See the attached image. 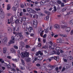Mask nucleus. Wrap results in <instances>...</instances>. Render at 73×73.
Listing matches in <instances>:
<instances>
[{
    "mask_svg": "<svg viewBox=\"0 0 73 73\" xmlns=\"http://www.w3.org/2000/svg\"><path fill=\"white\" fill-rule=\"evenodd\" d=\"M12 9L13 11H16L17 9H16V8L15 7H13L12 8Z\"/></svg>",
    "mask_w": 73,
    "mask_h": 73,
    "instance_id": "nucleus-32",
    "label": "nucleus"
},
{
    "mask_svg": "<svg viewBox=\"0 0 73 73\" xmlns=\"http://www.w3.org/2000/svg\"><path fill=\"white\" fill-rule=\"evenodd\" d=\"M60 36L63 37H67V35H66L60 34Z\"/></svg>",
    "mask_w": 73,
    "mask_h": 73,
    "instance_id": "nucleus-27",
    "label": "nucleus"
},
{
    "mask_svg": "<svg viewBox=\"0 0 73 73\" xmlns=\"http://www.w3.org/2000/svg\"><path fill=\"white\" fill-rule=\"evenodd\" d=\"M24 5H23V4H22L21 5V8H24Z\"/></svg>",
    "mask_w": 73,
    "mask_h": 73,
    "instance_id": "nucleus-60",
    "label": "nucleus"
},
{
    "mask_svg": "<svg viewBox=\"0 0 73 73\" xmlns=\"http://www.w3.org/2000/svg\"><path fill=\"white\" fill-rule=\"evenodd\" d=\"M73 13V11H70L69 12L67 13V14L66 15V16H68V17H67V18H68V17H69L68 15H69L70 14H72V13Z\"/></svg>",
    "mask_w": 73,
    "mask_h": 73,
    "instance_id": "nucleus-7",
    "label": "nucleus"
},
{
    "mask_svg": "<svg viewBox=\"0 0 73 73\" xmlns=\"http://www.w3.org/2000/svg\"><path fill=\"white\" fill-rule=\"evenodd\" d=\"M31 13L35 14L36 13V12L34 10H33L32 9V10H31Z\"/></svg>",
    "mask_w": 73,
    "mask_h": 73,
    "instance_id": "nucleus-34",
    "label": "nucleus"
},
{
    "mask_svg": "<svg viewBox=\"0 0 73 73\" xmlns=\"http://www.w3.org/2000/svg\"><path fill=\"white\" fill-rule=\"evenodd\" d=\"M38 52H39L40 54V55H41V56H42V54H43L40 51H39Z\"/></svg>",
    "mask_w": 73,
    "mask_h": 73,
    "instance_id": "nucleus-54",
    "label": "nucleus"
},
{
    "mask_svg": "<svg viewBox=\"0 0 73 73\" xmlns=\"http://www.w3.org/2000/svg\"><path fill=\"white\" fill-rule=\"evenodd\" d=\"M35 50H36V48H35L34 47V48H33L31 49V51L33 52V51H35Z\"/></svg>",
    "mask_w": 73,
    "mask_h": 73,
    "instance_id": "nucleus-52",
    "label": "nucleus"
},
{
    "mask_svg": "<svg viewBox=\"0 0 73 73\" xmlns=\"http://www.w3.org/2000/svg\"><path fill=\"white\" fill-rule=\"evenodd\" d=\"M28 29L29 32H31L32 31H33V28L32 27H30Z\"/></svg>",
    "mask_w": 73,
    "mask_h": 73,
    "instance_id": "nucleus-9",
    "label": "nucleus"
},
{
    "mask_svg": "<svg viewBox=\"0 0 73 73\" xmlns=\"http://www.w3.org/2000/svg\"><path fill=\"white\" fill-rule=\"evenodd\" d=\"M54 9L52 10V12H54L57 11V9H56V6H54Z\"/></svg>",
    "mask_w": 73,
    "mask_h": 73,
    "instance_id": "nucleus-23",
    "label": "nucleus"
},
{
    "mask_svg": "<svg viewBox=\"0 0 73 73\" xmlns=\"http://www.w3.org/2000/svg\"><path fill=\"white\" fill-rule=\"evenodd\" d=\"M29 52H22L21 54V56L22 57H28L29 56Z\"/></svg>",
    "mask_w": 73,
    "mask_h": 73,
    "instance_id": "nucleus-1",
    "label": "nucleus"
},
{
    "mask_svg": "<svg viewBox=\"0 0 73 73\" xmlns=\"http://www.w3.org/2000/svg\"><path fill=\"white\" fill-rule=\"evenodd\" d=\"M27 10L29 12V13H31V12H32V9L29 8H28L27 9Z\"/></svg>",
    "mask_w": 73,
    "mask_h": 73,
    "instance_id": "nucleus-14",
    "label": "nucleus"
},
{
    "mask_svg": "<svg viewBox=\"0 0 73 73\" xmlns=\"http://www.w3.org/2000/svg\"><path fill=\"white\" fill-rule=\"evenodd\" d=\"M44 12L45 13H46V14L48 15H50V13L49 11L45 10L44 11Z\"/></svg>",
    "mask_w": 73,
    "mask_h": 73,
    "instance_id": "nucleus-16",
    "label": "nucleus"
},
{
    "mask_svg": "<svg viewBox=\"0 0 73 73\" xmlns=\"http://www.w3.org/2000/svg\"><path fill=\"white\" fill-rule=\"evenodd\" d=\"M56 49L57 51H59L60 50V47H56Z\"/></svg>",
    "mask_w": 73,
    "mask_h": 73,
    "instance_id": "nucleus-41",
    "label": "nucleus"
},
{
    "mask_svg": "<svg viewBox=\"0 0 73 73\" xmlns=\"http://www.w3.org/2000/svg\"><path fill=\"white\" fill-rule=\"evenodd\" d=\"M12 65H13V66L14 68H16V64H13Z\"/></svg>",
    "mask_w": 73,
    "mask_h": 73,
    "instance_id": "nucleus-63",
    "label": "nucleus"
},
{
    "mask_svg": "<svg viewBox=\"0 0 73 73\" xmlns=\"http://www.w3.org/2000/svg\"><path fill=\"white\" fill-rule=\"evenodd\" d=\"M23 21H25L26 20V17H23Z\"/></svg>",
    "mask_w": 73,
    "mask_h": 73,
    "instance_id": "nucleus-51",
    "label": "nucleus"
},
{
    "mask_svg": "<svg viewBox=\"0 0 73 73\" xmlns=\"http://www.w3.org/2000/svg\"><path fill=\"white\" fill-rule=\"evenodd\" d=\"M36 65L37 66H41V65L38 63L36 64Z\"/></svg>",
    "mask_w": 73,
    "mask_h": 73,
    "instance_id": "nucleus-61",
    "label": "nucleus"
},
{
    "mask_svg": "<svg viewBox=\"0 0 73 73\" xmlns=\"http://www.w3.org/2000/svg\"><path fill=\"white\" fill-rule=\"evenodd\" d=\"M8 40V38L7 37H5L3 40V42L4 43H7Z\"/></svg>",
    "mask_w": 73,
    "mask_h": 73,
    "instance_id": "nucleus-6",
    "label": "nucleus"
},
{
    "mask_svg": "<svg viewBox=\"0 0 73 73\" xmlns=\"http://www.w3.org/2000/svg\"><path fill=\"white\" fill-rule=\"evenodd\" d=\"M12 60L14 62H17V61H18V60L17 59H12Z\"/></svg>",
    "mask_w": 73,
    "mask_h": 73,
    "instance_id": "nucleus-39",
    "label": "nucleus"
},
{
    "mask_svg": "<svg viewBox=\"0 0 73 73\" xmlns=\"http://www.w3.org/2000/svg\"><path fill=\"white\" fill-rule=\"evenodd\" d=\"M38 60H42V57L41 56H38V58H37Z\"/></svg>",
    "mask_w": 73,
    "mask_h": 73,
    "instance_id": "nucleus-26",
    "label": "nucleus"
},
{
    "mask_svg": "<svg viewBox=\"0 0 73 73\" xmlns=\"http://www.w3.org/2000/svg\"><path fill=\"white\" fill-rule=\"evenodd\" d=\"M3 12V10H2V9H0V13H1V14H2Z\"/></svg>",
    "mask_w": 73,
    "mask_h": 73,
    "instance_id": "nucleus-44",
    "label": "nucleus"
},
{
    "mask_svg": "<svg viewBox=\"0 0 73 73\" xmlns=\"http://www.w3.org/2000/svg\"><path fill=\"white\" fill-rule=\"evenodd\" d=\"M52 34H51V36H52V37H53V36H54V33H53V32H52Z\"/></svg>",
    "mask_w": 73,
    "mask_h": 73,
    "instance_id": "nucleus-59",
    "label": "nucleus"
},
{
    "mask_svg": "<svg viewBox=\"0 0 73 73\" xmlns=\"http://www.w3.org/2000/svg\"><path fill=\"white\" fill-rule=\"evenodd\" d=\"M66 9V8H64L62 10V12H64V11H65Z\"/></svg>",
    "mask_w": 73,
    "mask_h": 73,
    "instance_id": "nucleus-45",
    "label": "nucleus"
},
{
    "mask_svg": "<svg viewBox=\"0 0 73 73\" xmlns=\"http://www.w3.org/2000/svg\"><path fill=\"white\" fill-rule=\"evenodd\" d=\"M19 20L20 23H23V18L22 17H20L19 19Z\"/></svg>",
    "mask_w": 73,
    "mask_h": 73,
    "instance_id": "nucleus-15",
    "label": "nucleus"
},
{
    "mask_svg": "<svg viewBox=\"0 0 73 73\" xmlns=\"http://www.w3.org/2000/svg\"><path fill=\"white\" fill-rule=\"evenodd\" d=\"M49 31V27H47L45 33H48Z\"/></svg>",
    "mask_w": 73,
    "mask_h": 73,
    "instance_id": "nucleus-40",
    "label": "nucleus"
},
{
    "mask_svg": "<svg viewBox=\"0 0 73 73\" xmlns=\"http://www.w3.org/2000/svg\"><path fill=\"white\" fill-rule=\"evenodd\" d=\"M7 58H9V59H12V57L9 56H7Z\"/></svg>",
    "mask_w": 73,
    "mask_h": 73,
    "instance_id": "nucleus-56",
    "label": "nucleus"
},
{
    "mask_svg": "<svg viewBox=\"0 0 73 73\" xmlns=\"http://www.w3.org/2000/svg\"><path fill=\"white\" fill-rule=\"evenodd\" d=\"M26 62H30L31 61V59L30 58H28L26 60Z\"/></svg>",
    "mask_w": 73,
    "mask_h": 73,
    "instance_id": "nucleus-38",
    "label": "nucleus"
},
{
    "mask_svg": "<svg viewBox=\"0 0 73 73\" xmlns=\"http://www.w3.org/2000/svg\"><path fill=\"white\" fill-rule=\"evenodd\" d=\"M7 15L8 16H11L12 15V14L10 13H8L7 14Z\"/></svg>",
    "mask_w": 73,
    "mask_h": 73,
    "instance_id": "nucleus-62",
    "label": "nucleus"
},
{
    "mask_svg": "<svg viewBox=\"0 0 73 73\" xmlns=\"http://www.w3.org/2000/svg\"><path fill=\"white\" fill-rule=\"evenodd\" d=\"M8 31L9 32H12V29L11 27H8Z\"/></svg>",
    "mask_w": 73,
    "mask_h": 73,
    "instance_id": "nucleus-29",
    "label": "nucleus"
},
{
    "mask_svg": "<svg viewBox=\"0 0 73 73\" xmlns=\"http://www.w3.org/2000/svg\"><path fill=\"white\" fill-rule=\"evenodd\" d=\"M13 17H12V16H11V18L10 19V22H13Z\"/></svg>",
    "mask_w": 73,
    "mask_h": 73,
    "instance_id": "nucleus-33",
    "label": "nucleus"
},
{
    "mask_svg": "<svg viewBox=\"0 0 73 73\" xmlns=\"http://www.w3.org/2000/svg\"><path fill=\"white\" fill-rule=\"evenodd\" d=\"M42 28L41 27H40L38 28V32L39 33H40V32H41V29H42Z\"/></svg>",
    "mask_w": 73,
    "mask_h": 73,
    "instance_id": "nucleus-36",
    "label": "nucleus"
},
{
    "mask_svg": "<svg viewBox=\"0 0 73 73\" xmlns=\"http://www.w3.org/2000/svg\"><path fill=\"white\" fill-rule=\"evenodd\" d=\"M46 3V1H44L43 0L42 1H41L40 2V4L41 5H44V3Z\"/></svg>",
    "mask_w": 73,
    "mask_h": 73,
    "instance_id": "nucleus-25",
    "label": "nucleus"
},
{
    "mask_svg": "<svg viewBox=\"0 0 73 73\" xmlns=\"http://www.w3.org/2000/svg\"><path fill=\"white\" fill-rule=\"evenodd\" d=\"M70 34L71 35H72L73 34V30H72Z\"/></svg>",
    "mask_w": 73,
    "mask_h": 73,
    "instance_id": "nucleus-64",
    "label": "nucleus"
},
{
    "mask_svg": "<svg viewBox=\"0 0 73 73\" xmlns=\"http://www.w3.org/2000/svg\"><path fill=\"white\" fill-rule=\"evenodd\" d=\"M49 16L48 15L44 18V19L46 21H48V20H49Z\"/></svg>",
    "mask_w": 73,
    "mask_h": 73,
    "instance_id": "nucleus-13",
    "label": "nucleus"
},
{
    "mask_svg": "<svg viewBox=\"0 0 73 73\" xmlns=\"http://www.w3.org/2000/svg\"><path fill=\"white\" fill-rule=\"evenodd\" d=\"M67 28V26L65 25H61V28H62V29H65V28Z\"/></svg>",
    "mask_w": 73,
    "mask_h": 73,
    "instance_id": "nucleus-12",
    "label": "nucleus"
},
{
    "mask_svg": "<svg viewBox=\"0 0 73 73\" xmlns=\"http://www.w3.org/2000/svg\"><path fill=\"white\" fill-rule=\"evenodd\" d=\"M5 65L7 66V68H11V66H10L9 65V64L7 65V64L5 63Z\"/></svg>",
    "mask_w": 73,
    "mask_h": 73,
    "instance_id": "nucleus-31",
    "label": "nucleus"
},
{
    "mask_svg": "<svg viewBox=\"0 0 73 73\" xmlns=\"http://www.w3.org/2000/svg\"><path fill=\"white\" fill-rule=\"evenodd\" d=\"M11 5L9 4H8L7 5V11L11 9Z\"/></svg>",
    "mask_w": 73,
    "mask_h": 73,
    "instance_id": "nucleus-8",
    "label": "nucleus"
},
{
    "mask_svg": "<svg viewBox=\"0 0 73 73\" xmlns=\"http://www.w3.org/2000/svg\"><path fill=\"white\" fill-rule=\"evenodd\" d=\"M50 68H52V69H53L55 68V66H50Z\"/></svg>",
    "mask_w": 73,
    "mask_h": 73,
    "instance_id": "nucleus-57",
    "label": "nucleus"
},
{
    "mask_svg": "<svg viewBox=\"0 0 73 73\" xmlns=\"http://www.w3.org/2000/svg\"><path fill=\"white\" fill-rule=\"evenodd\" d=\"M56 42L57 43H60L62 42V40L61 39H58L57 40Z\"/></svg>",
    "mask_w": 73,
    "mask_h": 73,
    "instance_id": "nucleus-17",
    "label": "nucleus"
},
{
    "mask_svg": "<svg viewBox=\"0 0 73 73\" xmlns=\"http://www.w3.org/2000/svg\"><path fill=\"white\" fill-rule=\"evenodd\" d=\"M3 53H4V54H5V53H6V52H7V48H6V47L3 48Z\"/></svg>",
    "mask_w": 73,
    "mask_h": 73,
    "instance_id": "nucleus-10",
    "label": "nucleus"
},
{
    "mask_svg": "<svg viewBox=\"0 0 73 73\" xmlns=\"http://www.w3.org/2000/svg\"><path fill=\"white\" fill-rule=\"evenodd\" d=\"M25 48H30L31 47H30V46H29V45H25Z\"/></svg>",
    "mask_w": 73,
    "mask_h": 73,
    "instance_id": "nucleus-35",
    "label": "nucleus"
},
{
    "mask_svg": "<svg viewBox=\"0 0 73 73\" xmlns=\"http://www.w3.org/2000/svg\"><path fill=\"white\" fill-rule=\"evenodd\" d=\"M17 72L18 73H23V72L19 70V69L17 70Z\"/></svg>",
    "mask_w": 73,
    "mask_h": 73,
    "instance_id": "nucleus-43",
    "label": "nucleus"
},
{
    "mask_svg": "<svg viewBox=\"0 0 73 73\" xmlns=\"http://www.w3.org/2000/svg\"><path fill=\"white\" fill-rule=\"evenodd\" d=\"M10 71L11 72V73H14V72H16V70L14 68H13V69H10Z\"/></svg>",
    "mask_w": 73,
    "mask_h": 73,
    "instance_id": "nucleus-19",
    "label": "nucleus"
},
{
    "mask_svg": "<svg viewBox=\"0 0 73 73\" xmlns=\"http://www.w3.org/2000/svg\"><path fill=\"white\" fill-rule=\"evenodd\" d=\"M19 38L20 37H21V39L23 38V35L21 34H20V35H19Z\"/></svg>",
    "mask_w": 73,
    "mask_h": 73,
    "instance_id": "nucleus-49",
    "label": "nucleus"
},
{
    "mask_svg": "<svg viewBox=\"0 0 73 73\" xmlns=\"http://www.w3.org/2000/svg\"><path fill=\"white\" fill-rule=\"evenodd\" d=\"M54 27L55 28H60V25L58 24H56L54 25Z\"/></svg>",
    "mask_w": 73,
    "mask_h": 73,
    "instance_id": "nucleus-18",
    "label": "nucleus"
},
{
    "mask_svg": "<svg viewBox=\"0 0 73 73\" xmlns=\"http://www.w3.org/2000/svg\"><path fill=\"white\" fill-rule=\"evenodd\" d=\"M15 40H18L20 38V36L19 35H17L15 36Z\"/></svg>",
    "mask_w": 73,
    "mask_h": 73,
    "instance_id": "nucleus-5",
    "label": "nucleus"
},
{
    "mask_svg": "<svg viewBox=\"0 0 73 73\" xmlns=\"http://www.w3.org/2000/svg\"><path fill=\"white\" fill-rule=\"evenodd\" d=\"M21 62L23 65V66L25 65V62L24 61V60L22 59H21Z\"/></svg>",
    "mask_w": 73,
    "mask_h": 73,
    "instance_id": "nucleus-20",
    "label": "nucleus"
},
{
    "mask_svg": "<svg viewBox=\"0 0 73 73\" xmlns=\"http://www.w3.org/2000/svg\"><path fill=\"white\" fill-rule=\"evenodd\" d=\"M61 7H64L65 6V5H64V3H61Z\"/></svg>",
    "mask_w": 73,
    "mask_h": 73,
    "instance_id": "nucleus-48",
    "label": "nucleus"
},
{
    "mask_svg": "<svg viewBox=\"0 0 73 73\" xmlns=\"http://www.w3.org/2000/svg\"><path fill=\"white\" fill-rule=\"evenodd\" d=\"M69 0H62V1L64 3H66L69 2Z\"/></svg>",
    "mask_w": 73,
    "mask_h": 73,
    "instance_id": "nucleus-30",
    "label": "nucleus"
},
{
    "mask_svg": "<svg viewBox=\"0 0 73 73\" xmlns=\"http://www.w3.org/2000/svg\"><path fill=\"white\" fill-rule=\"evenodd\" d=\"M35 10L36 11H41V9L40 8H36L35 9Z\"/></svg>",
    "mask_w": 73,
    "mask_h": 73,
    "instance_id": "nucleus-24",
    "label": "nucleus"
},
{
    "mask_svg": "<svg viewBox=\"0 0 73 73\" xmlns=\"http://www.w3.org/2000/svg\"><path fill=\"white\" fill-rule=\"evenodd\" d=\"M21 45L22 46H24L25 45V43H24V42L21 41Z\"/></svg>",
    "mask_w": 73,
    "mask_h": 73,
    "instance_id": "nucleus-22",
    "label": "nucleus"
},
{
    "mask_svg": "<svg viewBox=\"0 0 73 73\" xmlns=\"http://www.w3.org/2000/svg\"><path fill=\"white\" fill-rule=\"evenodd\" d=\"M15 23H13L11 24V25L13 27H15Z\"/></svg>",
    "mask_w": 73,
    "mask_h": 73,
    "instance_id": "nucleus-46",
    "label": "nucleus"
},
{
    "mask_svg": "<svg viewBox=\"0 0 73 73\" xmlns=\"http://www.w3.org/2000/svg\"><path fill=\"white\" fill-rule=\"evenodd\" d=\"M70 24H71V25H72L73 24V20H71L70 21Z\"/></svg>",
    "mask_w": 73,
    "mask_h": 73,
    "instance_id": "nucleus-37",
    "label": "nucleus"
},
{
    "mask_svg": "<svg viewBox=\"0 0 73 73\" xmlns=\"http://www.w3.org/2000/svg\"><path fill=\"white\" fill-rule=\"evenodd\" d=\"M33 27L34 28H36L37 26V20H35L33 21Z\"/></svg>",
    "mask_w": 73,
    "mask_h": 73,
    "instance_id": "nucleus-3",
    "label": "nucleus"
},
{
    "mask_svg": "<svg viewBox=\"0 0 73 73\" xmlns=\"http://www.w3.org/2000/svg\"><path fill=\"white\" fill-rule=\"evenodd\" d=\"M10 52L12 53L16 54V50L13 48H11L10 49Z\"/></svg>",
    "mask_w": 73,
    "mask_h": 73,
    "instance_id": "nucleus-4",
    "label": "nucleus"
},
{
    "mask_svg": "<svg viewBox=\"0 0 73 73\" xmlns=\"http://www.w3.org/2000/svg\"><path fill=\"white\" fill-rule=\"evenodd\" d=\"M13 19H17V17H16V16L15 15L14 16H12Z\"/></svg>",
    "mask_w": 73,
    "mask_h": 73,
    "instance_id": "nucleus-55",
    "label": "nucleus"
},
{
    "mask_svg": "<svg viewBox=\"0 0 73 73\" xmlns=\"http://www.w3.org/2000/svg\"><path fill=\"white\" fill-rule=\"evenodd\" d=\"M53 46L54 47H57V44L56 43H54L53 44Z\"/></svg>",
    "mask_w": 73,
    "mask_h": 73,
    "instance_id": "nucleus-58",
    "label": "nucleus"
},
{
    "mask_svg": "<svg viewBox=\"0 0 73 73\" xmlns=\"http://www.w3.org/2000/svg\"><path fill=\"white\" fill-rule=\"evenodd\" d=\"M23 65H22L21 66V69L22 70H23V69H24V68L23 67Z\"/></svg>",
    "mask_w": 73,
    "mask_h": 73,
    "instance_id": "nucleus-53",
    "label": "nucleus"
},
{
    "mask_svg": "<svg viewBox=\"0 0 73 73\" xmlns=\"http://www.w3.org/2000/svg\"><path fill=\"white\" fill-rule=\"evenodd\" d=\"M14 48H15V49H17L18 48V46H14Z\"/></svg>",
    "mask_w": 73,
    "mask_h": 73,
    "instance_id": "nucleus-47",
    "label": "nucleus"
},
{
    "mask_svg": "<svg viewBox=\"0 0 73 73\" xmlns=\"http://www.w3.org/2000/svg\"><path fill=\"white\" fill-rule=\"evenodd\" d=\"M59 57L58 56H56L54 57V59L56 61H58Z\"/></svg>",
    "mask_w": 73,
    "mask_h": 73,
    "instance_id": "nucleus-11",
    "label": "nucleus"
},
{
    "mask_svg": "<svg viewBox=\"0 0 73 73\" xmlns=\"http://www.w3.org/2000/svg\"><path fill=\"white\" fill-rule=\"evenodd\" d=\"M44 31H42L40 33V35L41 37H42V36H43L42 35H43V34H44Z\"/></svg>",
    "mask_w": 73,
    "mask_h": 73,
    "instance_id": "nucleus-28",
    "label": "nucleus"
},
{
    "mask_svg": "<svg viewBox=\"0 0 73 73\" xmlns=\"http://www.w3.org/2000/svg\"><path fill=\"white\" fill-rule=\"evenodd\" d=\"M57 2L58 4H61V2L60 1L58 0Z\"/></svg>",
    "mask_w": 73,
    "mask_h": 73,
    "instance_id": "nucleus-42",
    "label": "nucleus"
},
{
    "mask_svg": "<svg viewBox=\"0 0 73 73\" xmlns=\"http://www.w3.org/2000/svg\"><path fill=\"white\" fill-rule=\"evenodd\" d=\"M38 15H35V18H36V19H38Z\"/></svg>",
    "mask_w": 73,
    "mask_h": 73,
    "instance_id": "nucleus-50",
    "label": "nucleus"
},
{
    "mask_svg": "<svg viewBox=\"0 0 73 73\" xmlns=\"http://www.w3.org/2000/svg\"><path fill=\"white\" fill-rule=\"evenodd\" d=\"M66 32H69L70 31V27H68L66 29Z\"/></svg>",
    "mask_w": 73,
    "mask_h": 73,
    "instance_id": "nucleus-21",
    "label": "nucleus"
},
{
    "mask_svg": "<svg viewBox=\"0 0 73 73\" xmlns=\"http://www.w3.org/2000/svg\"><path fill=\"white\" fill-rule=\"evenodd\" d=\"M15 37H14V36H12L11 38V40H10V41L9 42V45L15 43Z\"/></svg>",
    "mask_w": 73,
    "mask_h": 73,
    "instance_id": "nucleus-2",
    "label": "nucleus"
}]
</instances>
